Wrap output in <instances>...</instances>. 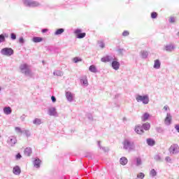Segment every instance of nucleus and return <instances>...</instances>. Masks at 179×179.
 Instances as JSON below:
<instances>
[{
	"instance_id": "nucleus-1",
	"label": "nucleus",
	"mask_w": 179,
	"mask_h": 179,
	"mask_svg": "<svg viewBox=\"0 0 179 179\" xmlns=\"http://www.w3.org/2000/svg\"><path fill=\"white\" fill-rule=\"evenodd\" d=\"M20 69L22 73H24V75H28L29 76H33L31 71H30V68L29 67L27 64L24 63L20 64Z\"/></svg>"
},
{
	"instance_id": "nucleus-2",
	"label": "nucleus",
	"mask_w": 179,
	"mask_h": 179,
	"mask_svg": "<svg viewBox=\"0 0 179 179\" xmlns=\"http://www.w3.org/2000/svg\"><path fill=\"white\" fill-rule=\"evenodd\" d=\"M24 5L25 6H29L31 8H34L36 6H39L40 3L36 1H32V0H25L24 1Z\"/></svg>"
},
{
	"instance_id": "nucleus-3",
	"label": "nucleus",
	"mask_w": 179,
	"mask_h": 179,
	"mask_svg": "<svg viewBox=\"0 0 179 179\" xmlns=\"http://www.w3.org/2000/svg\"><path fill=\"white\" fill-rule=\"evenodd\" d=\"M1 52L3 55H6L7 57H10L13 55V49L10 48H4L1 50Z\"/></svg>"
},
{
	"instance_id": "nucleus-4",
	"label": "nucleus",
	"mask_w": 179,
	"mask_h": 179,
	"mask_svg": "<svg viewBox=\"0 0 179 179\" xmlns=\"http://www.w3.org/2000/svg\"><path fill=\"white\" fill-rule=\"evenodd\" d=\"M136 100L138 102L142 101L143 104H148V103H149V97L146 95L145 96L138 95L136 98Z\"/></svg>"
},
{
	"instance_id": "nucleus-5",
	"label": "nucleus",
	"mask_w": 179,
	"mask_h": 179,
	"mask_svg": "<svg viewBox=\"0 0 179 179\" xmlns=\"http://www.w3.org/2000/svg\"><path fill=\"white\" fill-rule=\"evenodd\" d=\"M74 34L76 36L77 38H85V37H86V33H82V30L80 29H76L74 31Z\"/></svg>"
},
{
	"instance_id": "nucleus-6",
	"label": "nucleus",
	"mask_w": 179,
	"mask_h": 179,
	"mask_svg": "<svg viewBox=\"0 0 179 179\" xmlns=\"http://www.w3.org/2000/svg\"><path fill=\"white\" fill-rule=\"evenodd\" d=\"M169 152L170 153H173V155L176 153H178L179 152V147L178 145L177 144H173L170 148H169Z\"/></svg>"
},
{
	"instance_id": "nucleus-7",
	"label": "nucleus",
	"mask_w": 179,
	"mask_h": 179,
	"mask_svg": "<svg viewBox=\"0 0 179 179\" xmlns=\"http://www.w3.org/2000/svg\"><path fill=\"white\" fill-rule=\"evenodd\" d=\"M123 145H124V149H131V148H132V145L131 144V142H129V141L128 140H125L123 142Z\"/></svg>"
},
{
	"instance_id": "nucleus-8",
	"label": "nucleus",
	"mask_w": 179,
	"mask_h": 179,
	"mask_svg": "<svg viewBox=\"0 0 179 179\" xmlns=\"http://www.w3.org/2000/svg\"><path fill=\"white\" fill-rule=\"evenodd\" d=\"M171 115L167 114L166 117L165 118L164 123L166 125H170L171 124Z\"/></svg>"
},
{
	"instance_id": "nucleus-9",
	"label": "nucleus",
	"mask_w": 179,
	"mask_h": 179,
	"mask_svg": "<svg viewBox=\"0 0 179 179\" xmlns=\"http://www.w3.org/2000/svg\"><path fill=\"white\" fill-rule=\"evenodd\" d=\"M112 67L113 68V69H115V71H118V69H120V62H117V61H113L112 62Z\"/></svg>"
},
{
	"instance_id": "nucleus-10",
	"label": "nucleus",
	"mask_w": 179,
	"mask_h": 179,
	"mask_svg": "<svg viewBox=\"0 0 179 179\" xmlns=\"http://www.w3.org/2000/svg\"><path fill=\"white\" fill-rule=\"evenodd\" d=\"M135 131L136 134H138V135H142V134L145 132L141 126H136L135 128Z\"/></svg>"
},
{
	"instance_id": "nucleus-11",
	"label": "nucleus",
	"mask_w": 179,
	"mask_h": 179,
	"mask_svg": "<svg viewBox=\"0 0 179 179\" xmlns=\"http://www.w3.org/2000/svg\"><path fill=\"white\" fill-rule=\"evenodd\" d=\"M146 142L148 146H155L156 145V141L152 138H147Z\"/></svg>"
},
{
	"instance_id": "nucleus-12",
	"label": "nucleus",
	"mask_w": 179,
	"mask_h": 179,
	"mask_svg": "<svg viewBox=\"0 0 179 179\" xmlns=\"http://www.w3.org/2000/svg\"><path fill=\"white\" fill-rule=\"evenodd\" d=\"M150 117V115H149V113H145L143 115V116L141 117V121L145 122V121H148V120H149Z\"/></svg>"
},
{
	"instance_id": "nucleus-13",
	"label": "nucleus",
	"mask_w": 179,
	"mask_h": 179,
	"mask_svg": "<svg viewBox=\"0 0 179 179\" xmlns=\"http://www.w3.org/2000/svg\"><path fill=\"white\" fill-rule=\"evenodd\" d=\"M142 129H143L145 131H149L150 129V123L149 122H146V123H144L143 125H142Z\"/></svg>"
},
{
	"instance_id": "nucleus-14",
	"label": "nucleus",
	"mask_w": 179,
	"mask_h": 179,
	"mask_svg": "<svg viewBox=\"0 0 179 179\" xmlns=\"http://www.w3.org/2000/svg\"><path fill=\"white\" fill-rule=\"evenodd\" d=\"M31 148H25L24 151V154L25 155V156H31Z\"/></svg>"
},
{
	"instance_id": "nucleus-15",
	"label": "nucleus",
	"mask_w": 179,
	"mask_h": 179,
	"mask_svg": "<svg viewBox=\"0 0 179 179\" xmlns=\"http://www.w3.org/2000/svg\"><path fill=\"white\" fill-rule=\"evenodd\" d=\"M44 39L41 37H38V36H34L32 38V41L34 43H41V41H43Z\"/></svg>"
},
{
	"instance_id": "nucleus-16",
	"label": "nucleus",
	"mask_w": 179,
	"mask_h": 179,
	"mask_svg": "<svg viewBox=\"0 0 179 179\" xmlns=\"http://www.w3.org/2000/svg\"><path fill=\"white\" fill-rule=\"evenodd\" d=\"M173 50H174V46L172 44L167 45L166 46H165V50L168 52H171Z\"/></svg>"
},
{
	"instance_id": "nucleus-17",
	"label": "nucleus",
	"mask_w": 179,
	"mask_h": 179,
	"mask_svg": "<svg viewBox=\"0 0 179 179\" xmlns=\"http://www.w3.org/2000/svg\"><path fill=\"white\" fill-rule=\"evenodd\" d=\"M3 113L4 114H6V115H9V114H12V108H10V107L4 108Z\"/></svg>"
},
{
	"instance_id": "nucleus-18",
	"label": "nucleus",
	"mask_w": 179,
	"mask_h": 179,
	"mask_svg": "<svg viewBox=\"0 0 179 179\" xmlns=\"http://www.w3.org/2000/svg\"><path fill=\"white\" fill-rule=\"evenodd\" d=\"M40 164H41V160H40L38 158H36L34 162V166L38 169V167H40Z\"/></svg>"
},
{
	"instance_id": "nucleus-19",
	"label": "nucleus",
	"mask_w": 179,
	"mask_h": 179,
	"mask_svg": "<svg viewBox=\"0 0 179 179\" xmlns=\"http://www.w3.org/2000/svg\"><path fill=\"white\" fill-rule=\"evenodd\" d=\"M66 97L69 100V101H72L73 100V96H72V93L67 92L66 93Z\"/></svg>"
},
{
	"instance_id": "nucleus-20",
	"label": "nucleus",
	"mask_w": 179,
	"mask_h": 179,
	"mask_svg": "<svg viewBox=\"0 0 179 179\" xmlns=\"http://www.w3.org/2000/svg\"><path fill=\"white\" fill-rule=\"evenodd\" d=\"M160 65H161V63L159 59L155 60L154 68L155 69H159L160 68Z\"/></svg>"
},
{
	"instance_id": "nucleus-21",
	"label": "nucleus",
	"mask_w": 179,
	"mask_h": 179,
	"mask_svg": "<svg viewBox=\"0 0 179 179\" xmlns=\"http://www.w3.org/2000/svg\"><path fill=\"white\" fill-rule=\"evenodd\" d=\"M13 173L16 176H18V174H20V168H19V166L14 167L13 170Z\"/></svg>"
},
{
	"instance_id": "nucleus-22",
	"label": "nucleus",
	"mask_w": 179,
	"mask_h": 179,
	"mask_svg": "<svg viewBox=\"0 0 179 179\" xmlns=\"http://www.w3.org/2000/svg\"><path fill=\"white\" fill-rule=\"evenodd\" d=\"M120 163L122 164V166H125V164L128 163V159L125 157H122L120 160Z\"/></svg>"
},
{
	"instance_id": "nucleus-23",
	"label": "nucleus",
	"mask_w": 179,
	"mask_h": 179,
	"mask_svg": "<svg viewBox=\"0 0 179 179\" xmlns=\"http://www.w3.org/2000/svg\"><path fill=\"white\" fill-rule=\"evenodd\" d=\"M89 71L93 73H96L97 72V68H96V66L94 65H91L89 68Z\"/></svg>"
},
{
	"instance_id": "nucleus-24",
	"label": "nucleus",
	"mask_w": 179,
	"mask_h": 179,
	"mask_svg": "<svg viewBox=\"0 0 179 179\" xmlns=\"http://www.w3.org/2000/svg\"><path fill=\"white\" fill-rule=\"evenodd\" d=\"M57 114V110L55 108H51L49 109V115H55Z\"/></svg>"
},
{
	"instance_id": "nucleus-25",
	"label": "nucleus",
	"mask_w": 179,
	"mask_h": 179,
	"mask_svg": "<svg viewBox=\"0 0 179 179\" xmlns=\"http://www.w3.org/2000/svg\"><path fill=\"white\" fill-rule=\"evenodd\" d=\"M111 59H110V56H105L101 58V62H110Z\"/></svg>"
},
{
	"instance_id": "nucleus-26",
	"label": "nucleus",
	"mask_w": 179,
	"mask_h": 179,
	"mask_svg": "<svg viewBox=\"0 0 179 179\" xmlns=\"http://www.w3.org/2000/svg\"><path fill=\"white\" fill-rule=\"evenodd\" d=\"M64 31H65V30L64 29L61 28V29L56 30L55 34L56 36H58L59 34H62V33H64Z\"/></svg>"
},
{
	"instance_id": "nucleus-27",
	"label": "nucleus",
	"mask_w": 179,
	"mask_h": 179,
	"mask_svg": "<svg viewBox=\"0 0 179 179\" xmlns=\"http://www.w3.org/2000/svg\"><path fill=\"white\" fill-rule=\"evenodd\" d=\"M34 124H35L36 125H40V124H41V120H40L38 118H36L34 120Z\"/></svg>"
},
{
	"instance_id": "nucleus-28",
	"label": "nucleus",
	"mask_w": 179,
	"mask_h": 179,
	"mask_svg": "<svg viewBox=\"0 0 179 179\" xmlns=\"http://www.w3.org/2000/svg\"><path fill=\"white\" fill-rule=\"evenodd\" d=\"M9 142L10 143H11V145H15V143H16V138L15 137L10 138Z\"/></svg>"
},
{
	"instance_id": "nucleus-29",
	"label": "nucleus",
	"mask_w": 179,
	"mask_h": 179,
	"mask_svg": "<svg viewBox=\"0 0 179 179\" xmlns=\"http://www.w3.org/2000/svg\"><path fill=\"white\" fill-rule=\"evenodd\" d=\"M5 37H8V36L3 34L0 35V43H3V41H5Z\"/></svg>"
},
{
	"instance_id": "nucleus-30",
	"label": "nucleus",
	"mask_w": 179,
	"mask_h": 179,
	"mask_svg": "<svg viewBox=\"0 0 179 179\" xmlns=\"http://www.w3.org/2000/svg\"><path fill=\"white\" fill-rule=\"evenodd\" d=\"M136 166H141V164H142V159L141 158H136Z\"/></svg>"
},
{
	"instance_id": "nucleus-31",
	"label": "nucleus",
	"mask_w": 179,
	"mask_h": 179,
	"mask_svg": "<svg viewBox=\"0 0 179 179\" xmlns=\"http://www.w3.org/2000/svg\"><path fill=\"white\" fill-rule=\"evenodd\" d=\"M137 178H139V179H143L145 178V173H140L137 175Z\"/></svg>"
},
{
	"instance_id": "nucleus-32",
	"label": "nucleus",
	"mask_w": 179,
	"mask_h": 179,
	"mask_svg": "<svg viewBox=\"0 0 179 179\" xmlns=\"http://www.w3.org/2000/svg\"><path fill=\"white\" fill-rule=\"evenodd\" d=\"M15 132L17 134H22L23 131H22V129L20 127H15Z\"/></svg>"
},
{
	"instance_id": "nucleus-33",
	"label": "nucleus",
	"mask_w": 179,
	"mask_h": 179,
	"mask_svg": "<svg viewBox=\"0 0 179 179\" xmlns=\"http://www.w3.org/2000/svg\"><path fill=\"white\" fill-rule=\"evenodd\" d=\"M157 173L156 172V170L155 169H152L150 171V176H152V177H155V176H157Z\"/></svg>"
},
{
	"instance_id": "nucleus-34",
	"label": "nucleus",
	"mask_w": 179,
	"mask_h": 179,
	"mask_svg": "<svg viewBox=\"0 0 179 179\" xmlns=\"http://www.w3.org/2000/svg\"><path fill=\"white\" fill-rule=\"evenodd\" d=\"M151 17H152V19H156V17H157V13L152 12L151 13Z\"/></svg>"
},
{
	"instance_id": "nucleus-35",
	"label": "nucleus",
	"mask_w": 179,
	"mask_h": 179,
	"mask_svg": "<svg viewBox=\"0 0 179 179\" xmlns=\"http://www.w3.org/2000/svg\"><path fill=\"white\" fill-rule=\"evenodd\" d=\"M73 62H80V61H82V59L79 57H74L73 59Z\"/></svg>"
},
{
	"instance_id": "nucleus-36",
	"label": "nucleus",
	"mask_w": 179,
	"mask_h": 179,
	"mask_svg": "<svg viewBox=\"0 0 179 179\" xmlns=\"http://www.w3.org/2000/svg\"><path fill=\"white\" fill-rule=\"evenodd\" d=\"M122 36L124 37H127V36H129V31H124L123 33H122Z\"/></svg>"
},
{
	"instance_id": "nucleus-37",
	"label": "nucleus",
	"mask_w": 179,
	"mask_h": 179,
	"mask_svg": "<svg viewBox=\"0 0 179 179\" xmlns=\"http://www.w3.org/2000/svg\"><path fill=\"white\" fill-rule=\"evenodd\" d=\"M81 82H83V85H87V78L81 80Z\"/></svg>"
},
{
	"instance_id": "nucleus-38",
	"label": "nucleus",
	"mask_w": 179,
	"mask_h": 179,
	"mask_svg": "<svg viewBox=\"0 0 179 179\" xmlns=\"http://www.w3.org/2000/svg\"><path fill=\"white\" fill-rule=\"evenodd\" d=\"M10 37H11L12 40H16V34H15L14 33H12L10 34Z\"/></svg>"
},
{
	"instance_id": "nucleus-39",
	"label": "nucleus",
	"mask_w": 179,
	"mask_h": 179,
	"mask_svg": "<svg viewBox=\"0 0 179 179\" xmlns=\"http://www.w3.org/2000/svg\"><path fill=\"white\" fill-rule=\"evenodd\" d=\"M170 23H174L176 22V20L174 17H171L169 20Z\"/></svg>"
},
{
	"instance_id": "nucleus-40",
	"label": "nucleus",
	"mask_w": 179,
	"mask_h": 179,
	"mask_svg": "<svg viewBox=\"0 0 179 179\" xmlns=\"http://www.w3.org/2000/svg\"><path fill=\"white\" fill-rule=\"evenodd\" d=\"M19 43H20L21 44H23V43H24V39H23V38H20Z\"/></svg>"
},
{
	"instance_id": "nucleus-41",
	"label": "nucleus",
	"mask_w": 179,
	"mask_h": 179,
	"mask_svg": "<svg viewBox=\"0 0 179 179\" xmlns=\"http://www.w3.org/2000/svg\"><path fill=\"white\" fill-rule=\"evenodd\" d=\"M51 99H52V101L53 103H55V102L57 101V99H55V96H52Z\"/></svg>"
},
{
	"instance_id": "nucleus-42",
	"label": "nucleus",
	"mask_w": 179,
	"mask_h": 179,
	"mask_svg": "<svg viewBox=\"0 0 179 179\" xmlns=\"http://www.w3.org/2000/svg\"><path fill=\"white\" fill-rule=\"evenodd\" d=\"M16 159H22V155H20V153H18V154L16 155Z\"/></svg>"
},
{
	"instance_id": "nucleus-43",
	"label": "nucleus",
	"mask_w": 179,
	"mask_h": 179,
	"mask_svg": "<svg viewBox=\"0 0 179 179\" xmlns=\"http://www.w3.org/2000/svg\"><path fill=\"white\" fill-rule=\"evenodd\" d=\"M47 31H48V29H42V33H47Z\"/></svg>"
},
{
	"instance_id": "nucleus-44",
	"label": "nucleus",
	"mask_w": 179,
	"mask_h": 179,
	"mask_svg": "<svg viewBox=\"0 0 179 179\" xmlns=\"http://www.w3.org/2000/svg\"><path fill=\"white\" fill-rule=\"evenodd\" d=\"M164 110H165V111H167V110H169V106H165L164 107Z\"/></svg>"
},
{
	"instance_id": "nucleus-45",
	"label": "nucleus",
	"mask_w": 179,
	"mask_h": 179,
	"mask_svg": "<svg viewBox=\"0 0 179 179\" xmlns=\"http://www.w3.org/2000/svg\"><path fill=\"white\" fill-rule=\"evenodd\" d=\"M25 134L27 136H30V134L29 133V131H25Z\"/></svg>"
},
{
	"instance_id": "nucleus-46",
	"label": "nucleus",
	"mask_w": 179,
	"mask_h": 179,
	"mask_svg": "<svg viewBox=\"0 0 179 179\" xmlns=\"http://www.w3.org/2000/svg\"><path fill=\"white\" fill-rule=\"evenodd\" d=\"M166 160L167 162H170V161H171V159H170V157H168L166 158Z\"/></svg>"
},
{
	"instance_id": "nucleus-47",
	"label": "nucleus",
	"mask_w": 179,
	"mask_h": 179,
	"mask_svg": "<svg viewBox=\"0 0 179 179\" xmlns=\"http://www.w3.org/2000/svg\"><path fill=\"white\" fill-rule=\"evenodd\" d=\"M101 48H104V47H106V45H104V43H102V44L101 45Z\"/></svg>"
},
{
	"instance_id": "nucleus-48",
	"label": "nucleus",
	"mask_w": 179,
	"mask_h": 179,
	"mask_svg": "<svg viewBox=\"0 0 179 179\" xmlns=\"http://www.w3.org/2000/svg\"><path fill=\"white\" fill-rule=\"evenodd\" d=\"M146 57H148V52H145Z\"/></svg>"
},
{
	"instance_id": "nucleus-49",
	"label": "nucleus",
	"mask_w": 179,
	"mask_h": 179,
	"mask_svg": "<svg viewBox=\"0 0 179 179\" xmlns=\"http://www.w3.org/2000/svg\"><path fill=\"white\" fill-rule=\"evenodd\" d=\"M177 36H178V37H179V32H178V34H177Z\"/></svg>"
}]
</instances>
